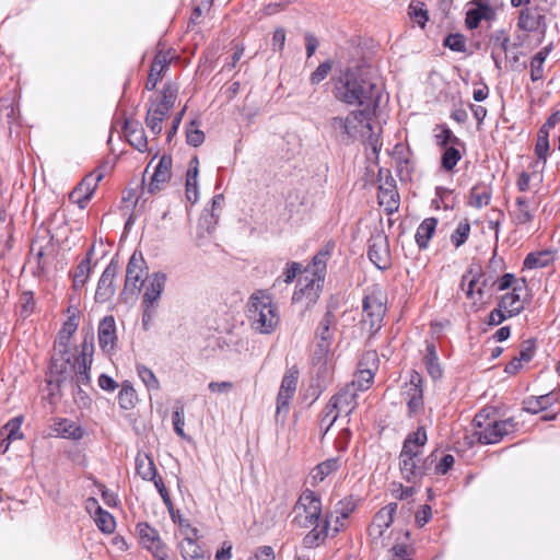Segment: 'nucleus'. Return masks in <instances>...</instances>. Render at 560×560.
Returning <instances> with one entry per match:
<instances>
[{
    "label": "nucleus",
    "instance_id": "nucleus-1",
    "mask_svg": "<svg viewBox=\"0 0 560 560\" xmlns=\"http://www.w3.org/2000/svg\"><path fill=\"white\" fill-rule=\"evenodd\" d=\"M292 523L300 528H311L303 537V546L308 549L323 545L329 536L330 513L323 514L320 494L305 489L294 505Z\"/></svg>",
    "mask_w": 560,
    "mask_h": 560
},
{
    "label": "nucleus",
    "instance_id": "nucleus-2",
    "mask_svg": "<svg viewBox=\"0 0 560 560\" xmlns=\"http://www.w3.org/2000/svg\"><path fill=\"white\" fill-rule=\"evenodd\" d=\"M382 84L347 69L334 86V96L348 106H359L376 113L383 95Z\"/></svg>",
    "mask_w": 560,
    "mask_h": 560
},
{
    "label": "nucleus",
    "instance_id": "nucleus-3",
    "mask_svg": "<svg viewBox=\"0 0 560 560\" xmlns=\"http://www.w3.org/2000/svg\"><path fill=\"white\" fill-rule=\"evenodd\" d=\"M428 442L424 427L407 434L399 453V470L401 478L408 483L418 485L427 476L436 460L438 451L422 458L423 447Z\"/></svg>",
    "mask_w": 560,
    "mask_h": 560
},
{
    "label": "nucleus",
    "instance_id": "nucleus-4",
    "mask_svg": "<svg viewBox=\"0 0 560 560\" xmlns=\"http://www.w3.org/2000/svg\"><path fill=\"white\" fill-rule=\"evenodd\" d=\"M80 352L74 349V353L69 354V362L65 358L52 357L50 370L58 374L57 383L60 385L70 375L71 383L78 388V394H84V387H91V365L94 353V335L86 332L81 346Z\"/></svg>",
    "mask_w": 560,
    "mask_h": 560
},
{
    "label": "nucleus",
    "instance_id": "nucleus-5",
    "mask_svg": "<svg viewBox=\"0 0 560 560\" xmlns=\"http://www.w3.org/2000/svg\"><path fill=\"white\" fill-rule=\"evenodd\" d=\"M335 244L326 243L323 248L313 257L312 262L305 268V272H310L312 278L308 279L303 287L296 288L292 295V302L299 303L305 301V307L310 308L316 304L323 290L327 261L332 254Z\"/></svg>",
    "mask_w": 560,
    "mask_h": 560
},
{
    "label": "nucleus",
    "instance_id": "nucleus-6",
    "mask_svg": "<svg viewBox=\"0 0 560 560\" xmlns=\"http://www.w3.org/2000/svg\"><path fill=\"white\" fill-rule=\"evenodd\" d=\"M250 327L260 334H271L279 324V314L272 299L264 291L253 293L247 302Z\"/></svg>",
    "mask_w": 560,
    "mask_h": 560
},
{
    "label": "nucleus",
    "instance_id": "nucleus-7",
    "mask_svg": "<svg viewBox=\"0 0 560 560\" xmlns=\"http://www.w3.org/2000/svg\"><path fill=\"white\" fill-rule=\"evenodd\" d=\"M472 424L475 427L474 435L479 443L485 445L497 444L504 438L514 436L520 427L514 418L490 420L483 412H478L475 416Z\"/></svg>",
    "mask_w": 560,
    "mask_h": 560
},
{
    "label": "nucleus",
    "instance_id": "nucleus-8",
    "mask_svg": "<svg viewBox=\"0 0 560 560\" xmlns=\"http://www.w3.org/2000/svg\"><path fill=\"white\" fill-rule=\"evenodd\" d=\"M376 113L370 109H353L346 116H336L329 120V126L334 131L350 140H357L364 137V130L371 131V121Z\"/></svg>",
    "mask_w": 560,
    "mask_h": 560
},
{
    "label": "nucleus",
    "instance_id": "nucleus-9",
    "mask_svg": "<svg viewBox=\"0 0 560 560\" xmlns=\"http://www.w3.org/2000/svg\"><path fill=\"white\" fill-rule=\"evenodd\" d=\"M378 203L384 207L387 214H393L398 211L400 205V197L397 190L396 180L388 170L380 168L378 171Z\"/></svg>",
    "mask_w": 560,
    "mask_h": 560
},
{
    "label": "nucleus",
    "instance_id": "nucleus-10",
    "mask_svg": "<svg viewBox=\"0 0 560 560\" xmlns=\"http://www.w3.org/2000/svg\"><path fill=\"white\" fill-rule=\"evenodd\" d=\"M362 306L363 322L369 325L371 332L378 331L386 314L385 298L381 292H372L364 296Z\"/></svg>",
    "mask_w": 560,
    "mask_h": 560
},
{
    "label": "nucleus",
    "instance_id": "nucleus-11",
    "mask_svg": "<svg viewBox=\"0 0 560 560\" xmlns=\"http://www.w3.org/2000/svg\"><path fill=\"white\" fill-rule=\"evenodd\" d=\"M378 370V357L375 351H366L363 353L362 358L358 363V370L354 374V378L352 380L351 388L355 390H366L369 389L375 377V373Z\"/></svg>",
    "mask_w": 560,
    "mask_h": 560
},
{
    "label": "nucleus",
    "instance_id": "nucleus-12",
    "mask_svg": "<svg viewBox=\"0 0 560 560\" xmlns=\"http://www.w3.org/2000/svg\"><path fill=\"white\" fill-rule=\"evenodd\" d=\"M355 407L357 393L354 388H351V386H346L337 394H335L328 401V409L329 412L336 411V413L328 421L325 432L329 431V429L334 425V423L336 422L340 415L343 413L346 417H349L353 412Z\"/></svg>",
    "mask_w": 560,
    "mask_h": 560
},
{
    "label": "nucleus",
    "instance_id": "nucleus-13",
    "mask_svg": "<svg viewBox=\"0 0 560 560\" xmlns=\"http://www.w3.org/2000/svg\"><path fill=\"white\" fill-rule=\"evenodd\" d=\"M368 257L380 270H387L392 266L389 242L385 234L377 233L368 241Z\"/></svg>",
    "mask_w": 560,
    "mask_h": 560
},
{
    "label": "nucleus",
    "instance_id": "nucleus-14",
    "mask_svg": "<svg viewBox=\"0 0 560 560\" xmlns=\"http://www.w3.org/2000/svg\"><path fill=\"white\" fill-rule=\"evenodd\" d=\"M468 4L470 8L465 14V26L467 30L478 28L481 21L490 24L497 20L498 13L490 0H471Z\"/></svg>",
    "mask_w": 560,
    "mask_h": 560
},
{
    "label": "nucleus",
    "instance_id": "nucleus-15",
    "mask_svg": "<svg viewBox=\"0 0 560 560\" xmlns=\"http://www.w3.org/2000/svg\"><path fill=\"white\" fill-rule=\"evenodd\" d=\"M103 177L104 173L101 170H95L86 175L70 192V201L78 205L80 209H85Z\"/></svg>",
    "mask_w": 560,
    "mask_h": 560
},
{
    "label": "nucleus",
    "instance_id": "nucleus-16",
    "mask_svg": "<svg viewBox=\"0 0 560 560\" xmlns=\"http://www.w3.org/2000/svg\"><path fill=\"white\" fill-rule=\"evenodd\" d=\"M518 30L525 33L539 32L541 38L545 37L547 25L546 16L540 12L538 7H525L518 13L517 23Z\"/></svg>",
    "mask_w": 560,
    "mask_h": 560
},
{
    "label": "nucleus",
    "instance_id": "nucleus-17",
    "mask_svg": "<svg viewBox=\"0 0 560 560\" xmlns=\"http://www.w3.org/2000/svg\"><path fill=\"white\" fill-rule=\"evenodd\" d=\"M299 380V371L294 368L289 369L281 381V385L277 395V411L276 417H279L281 412L284 416L289 410V402L293 398Z\"/></svg>",
    "mask_w": 560,
    "mask_h": 560
},
{
    "label": "nucleus",
    "instance_id": "nucleus-18",
    "mask_svg": "<svg viewBox=\"0 0 560 560\" xmlns=\"http://www.w3.org/2000/svg\"><path fill=\"white\" fill-rule=\"evenodd\" d=\"M119 272V265L114 259L106 266L97 282L95 301L98 303L108 302L116 292L115 278Z\"/></svg>",
    "mask_w": 560,
    "mask_h": 560
},
{
    "label": "nucleus",
    "instance_id": "nucleus-19",
    "mask_svg": "<svg viewBox=\"0 0 560 560\" xmlns=\"http://www.w3.org/2000/svg\"><path fill=\"white\" fill-rule=\"evenodd\" d=\"M78 326L79 322L75 315H71L67 318L58 332L57 340L55 341V354L52 357L65 358V360L69 362V354L74 353V350L71 351L69 343L71 337L77 331Z\"/></svg>",
    "mask_w": 560,
    "mask_h": 560
},
{
    "label": "nucleus",
    "instance_id": "nucleus-20",
    "mask_svg": "<svg viewBox=\"0 0 560 560\" xmlns=\"http://www.w3.org/2000/svg\"><path fill=\"white\" fill-rule=\"evenodd\" d=\"M137 533L142 547L150 550L155 559L166 553L165 545L160 538L159 532L148 523H139Z\"/></svg>",
    "mask_w": 560,
    "mask_h": 560
},
{
    "label": "nucleus",
    "instance_id": "nucleus-21",
    "mask_svg": "<svg viewBox=\"0 0 560 560\" xmlns=\"http://www.w3.org/2000/svg\"><path fill=\"white\" fill-rule=\"evenodd\" d=\"M172 177V158L170 155H163L156 165L154 166L153 173L150 176L148 184V191L155 194L162 190Z\"/></svg>",
    "mask_w": 560,
    "mask_h": 560
},
{
    "label": "nucleus",
    "instance_id": "nucleus-22",
    "mask_svg": "<svg viewBox=\"0 0 560 560\" xmlns=\"http://www.w3.org/2000/svg\"><path fill=\"white\" fill-rule=\"evenodd\" d=\"M178 94V85L168 81L166 82L155 101H151L149 110L154 112L156 115L167 116L174 103L177 98Z\"/></svg>",
    "mask_w": 560,
    "mask_h": 560
},
{
    "label": "nucleus",
    "instance_id": "nucleus-23",
    "mask_svg": "<svg viewBox=\"0 0 560 560\" xmlns=\"http://www.w3.org/2000/svg\"><path fill=\"white\" fill-rule=\"evenodd\" d=\"M98 345L103 352L110 353L117 345L116 323L113 315L101 319L97 329Z\"/></svg>",
    "mask_w": 560,
    "mask_h": 560
},
{
    "label": "nucleus",
    "instance_id": "nucleus-24",
    "mask_svg": "<svg viewBox=\"0 0 560 560\" xmlns=\"http://www.w3.org/2000/svg\"><path fill=\"white\" fill-rule=\"evenodd\" d=\"M143 266V258L141 256L137 257L136 253L132 254L126 268L125 290L135 292L139 291L140 288L144 285V281L142 280Z\"/></svg>",
    "mask_w": 560,
    "mask_h": 560
},
{
    "label": "nucleus",
    "instance_id": "nucleus-25",
    "mask_svg": "<svg viewBox=\"0 0 560 560\" xmlns=\"http://www.w3.org/2000/svg\"><path fill=\"white\" fill-rule=\"evenodd\" d=\"M526 288V280L522 279V285L513 287L511 292L505 293L499 300V306L502 307L509 317H513L522 313L524 310V303L521 300L520 291Z\"/></svg>",
    "mask_w": 560,
    "mask_h": 560
},
{
    "label": "nucleus",
    "instance_id": "nucleus-26",
    "mask_svg": "<svg viewBox=\"0 0 560 560\" xmlns=\"http://www.w3.org/2000/svg\"><path fill=\"white\" fill-rule=\"evenodd\" d=\"M172 57L168 52L159 51L152 61L150 72L145 82V89L153 91L156 88L162 74L168 69Z\"/></svg>",
    "mask_w": 560,
    "mask_h": 560
},
{
    "label": "nucleus",
    "instance_id": "nucleus-27",
    "mask_svg": "<svg viewBox=\"0 0 560 560\" xmlns=\"http://www.w3.org/2000/svg\"><path fill=\"white\" fill-rule=\"evenodd\" d=\"M165 275L156 272L150 278L145 284L142 298L143 307H153L154 303L160 299L165 283Z\"/></svg>",
    "mask_w": 560,
    "mask_h": 560
},
{
    "label": "nucleus",
    "instance_id": "nucleus-28",
    "mask_svg": "<svg viewBox=\"0 0 560 560\" xmlns=\"http://www.w3.org/2000/svg\"><path fill=\"white\" fill-rule=\"evenodd\" d=\"M178 549L184 560H210L211 558L210 552L197 542V537H184Z\"/></svg>",
    "mask_w": 560,
    "mask_h": 560
},
{
    "label": "nucleus",
    "instance_id": "nucleus-29",
    "mask_svg": "<svg viewBox=\"0 0 560 560\" xmlns=\"http://www.w3.org/2000/svg\"><path fill=\"white\" fill-rule=\"evenodd\" d=\"M482 276V268L477 264L469 265L466 272L462 276L459 287L465 291V295L468 300H474L477 295L475 288Z\"/></svg>",
    "mask_w": 560,
    "mask_h": 560
},
{
    "label": "nucleus",
    "instance_id": "nucleus-30",
    "mask_svg": "<svg viewBox=\"0 0 560 560\" xmlns=\"http://www.w3.org/2000/svg\"><path fill=\"white\" fill-rule=\"evenodd\" d=\"M510 217L516 226L530 224L534 220V213L530 209L529 200L524 196L516 197L515 206L510 212Z\"/></svg>",
    "mask_w": 560,
    "mask_h": 560
},
{
    "label": "nucleus",
    "instance_id": "nucleus-31",
    "mask_svg": "<svg viewBox=\"0 0 560 560\" xmlns=\"http://www.w3.org/2000/svg\"><path fill=\"white\" fill-rule=\"evenodd\" d=\"M492 198V187L486 183H477L469 191L467 206L481 209L487 207Z\"/></svg>",
    "mask_w": 560,
    "mask_h": 560
},
{
    "label": "nucleus",
    "instance_id": "nucleus-32",
    "mask_svg": "<svg viewBox=\"0 0 560 560\" xmlns=\"http://www.w3.org/2000/svg\"><path fill=\"white\" fill-rule=\"evenodd\" d=\"M126 137L130 145L140 152H144L148 149V139L142 126L135 121H126L124 126Z\"/></svg>",
    "mask_w": 560,
    "mask_h": 560
},
{
    "label": "nucleus",
    "instance_id": "nucleus-33",
    "mask_svg": "<svg viewBox=\"0 0 560 560\" xmlns=\"http://www.w3.org/2000/svg\"><path fill=\"white\" fill-rule=\"evenodd\" d=\"M428 374L433 381H438L443 376V370L439 362L436 346L433 341L425 340V354L423 357Z\"/></svg>",
    "mask_w": 560,
    "mask_h": 560
},
{
    "label": "nucleus",
    "instance_id": "nucleus-34",
    "mask_svg": "<svg viewBox=\"0 0 560 560\" xmlns=\"http://www.w3.org/2000/svg\"><path fill=\"white\" fill-rule=\"evenodd\" d=\"M94 248H90L86 253L85 257L78 264L74 271L71 273L72 277V287L74 290L82 289L88 280L90 279L92 267L91 260L93 256Z\"/></svg>",
    "mask_w": 560,
    "mask_h": 560
},
{
    "label": "nucleus",
    "instance_id": "nucleus-35",
    "mask_svg": "<svg viewBox=\"0 0 560 560\" xmlns=\"http://www.w3.org/2000/svg\"><path fill=\"white\" fill-rule=\"evenodd\" d=\"M438 219L436 218H427L424 219L419 226L417 228L416 234H415V241L418 245L419 249H427L429 247V243L436 230L438 226Z\"/></svg>",
    "mask_w": 560,
    "mask_h": 560
},
{
    "label": "nucleus",
    "instance_id": "nucleus-36",
    "mask_svg": "<svg viewBox=\"0 0 560 560\" xmlns=\"http://www.w3.org/2000/svg\"><path fill=\"white\" fill-rule=\"evenodd\" d=\"M198 166L199 161L194 156L189 162V167L186 173V198L190 203H196L199 197L198 194Z\"/></svg>",
    "mask_w": 560,
    "mask_h": 560
},
{
    "label": "nucleus",
    "instance_id": "nucleus-37",
    "mask_svg": "<svg viewBox=\"0 0 560 560\" xmlns=\"http://www.w3.org/2000/svg\"><path fill=\"white\" fill-rule=\"evenodd\" d=\"M555 261V253L549 249L532 252L523 261V269L533 270L550 266Z\"/></svg>",
    "mask_w": 560,
    "mask_h": 560
},
{
    "label": "nucleus",
    "instance_id": "nucleus-38",
    "mask_svg": "<svg viewBox=\"0 0 560 560\" xmlns=\"http://www.w3.org/2000/svg\"><path fill=\"white\" fill-rule=\"evenodd\" d=\"M341 467V458L330 457L318 465H316L311 471V478L314 483L324 481L329 475L336 472Z\"/></svg>",
    "mask_w": 560,
    "mask_h": 560
},
{
    "label": "nucleus",
    "instance_id": "nucleus-39",
    "mask_svg": "<svg viewBox=\"0 0 560 560\" xmlns=\"http://www.w3.org/2000/svg\"><path fill=\"white\" fill-rule=\"evenodd\" d=\"M136 471L143 480H151L158 475L155 464L151 456L144 452H138L135 458Z\"/></svg>",
    "mask_w": 560,
    "mask_h": 560
},
{
    "label": "nucleus",
    "instance_id": "nucleus-40",
    "mask_svg": "<svg viewBox=\"0 0 560 560\" xmlns=\"http://www.w3.org/2000/svg\"><path fill=\"white\" fill-rule=\"evenodd\" d=\"M54 431L58 436L71 439L74 441L81 440L84 435L83 429L74 421L69 419H60L55 422Z\"/></svg>",
    "mask_w": 560,
    "mask_h": 560
},
{
    "label": "nucleus",
    "instance_id": "nucleus-41",
    "mask_svg": "<svg viewBox=\"0 0 560 560\" xmlns=\"http://www.w3.org/2000/svg\"><path fill=\"white\" fill-rule=\"evenodd\" d=\"M336 328V318L334 312L328 308L315 330L316 339L324 341H334Z\"/></svg>",
    "mask_w": 560,
    "mask_h": 560
},
{
    "label": "nucleus",
    "instance_id": "nucleus-42",
    "mask_svg": "<svg viewBox=\"0 0 560 560\" xmlns=\"http://www.w3.org/2000/svg\"><path fill=\"white\" fill-rule=\"evenodd\" d=\"M434 139L436 145L440 148H446L448 145H460L465 151V142L456 137L453 131L445 124H439L434 128Z\"/></svg>",
    "mask_w": 560,
    "mask_h": 560
},
{
    "label": "nucleus",
    "instance_id": "nucleus-43",
    "mask_svg": "<svg viewBox=\"0 0 560 560\" xmlns=\"http://www.w3.org/2000/svg\"><path fill=\"white\" fill-rule=\"evenodd\" d=\"M397 511L396 503H389L382 508L373 518V525L380 529V534L390 527L394 522L395 514Z\"/></svg>",
    "mask_w": 560,
    "mask_h": 560
},
{
    "label": "nucleus",
    "instance_id": "nucleus-44",
    "mask_svg": "<svg viewBox=\"0 0 560 560\" xmlns=\"http://www.w3.org/2000/svg\"><path fill=\"white\" fill-rule=\"evenodd\" d=\"M402 395L406 399L423 397V378L420 373L412 370L409 381L404 386Z\"/></svg>",
    "mask_w": 560,
    "mask_h": 560
},
{
    "label": "nucleus",
    "instance_id": "nucleus-45",
    "mask_svg": "<svg viewBox=\"0 0 560 560\" xmlns=\"http://www.w3.org/2000/svg\"><path fill=\"white\" fill-rule=\"evenodd\" d=\"M553 404L551 394L541 395L538 397L532 396L524 400L523 410L528 413H539L548 409Z\"/></svg>",
    "mask_w": 560,
    "mask_h": 560
},
{
    "label": "nucleus",
    "instance_id": "nucleus-46",
    "mask_svg": "<svg viewBox=\"0 0 560 560\" xmlns=\"http://www.w3.org/2000/svg\"><path fill=\"white\" fill-rule=\"evenodd\" d=\"M408 14L410 19L422 28L429 21V12L427 5L421 0H411L408 7Z\"/></svg>",
    "mask_w": 560,
    "mask_h": 560
},
{
    "label": "nucleus",
    "instance_id": "nucleus-47",
    "mask_svg": "<svg viewBox=\"0 0 560 560\" xmlns=\"http://www.w3.org/2000/svg\"><path fill=\"white\" fill-rule=\"evenodd\" d=\"M460 145H448L443 148L441 158V166L446 172H452L457 163L462 160L463 153L459 151Z\"/></svg>",
    "mask_w": 560,
    "mask_h": 560
},
{
    "label": "nucleus",
    "instance_id": "nucleus-48",
    "mask_svg": "<svg viewBox=\"0 0 560 560\" xmlns=\"http://www.w3.org/2000/svg\"><path fill=\"white\" fill-rule=\"evenodd\" d=\"M118 404L124 410H129L135 407L137 402V393L129 381H125L118 393Z\"/></svg>",
    "mask_w": 560,
    "mask_h": 560
},
{
    "label": "nucleus",
    "instance_id": "nucleus-49",
    "mask_svg": "<svg viewBox=\"0 0 560 560\" xmlns=\"http://www.w3.org/2000/svg\"><path fill=\"white\" fill-rule=\"evenodd\" d=\"M510 42L511 38L509 32L505 28L495 30L490 35L491 50L503 52L505 55V58H508L506 52L509 50Z\"/></svg>",
    "mask_w": 560,
    "mask_h": 560
},
{
    "label": "nucleus",
    "instance_id": "nucleus-50",
    "mask_svg": "<svg viewBox=\"0 0 560 560\" xmlns=\"http://www.w3.org/2000/svg\"><path fill=\"white\" fill-rule=\"evenodd\" d=\"M94 521L98 529L105 534H110L115 530L116 522L114 516L102 509V506H97Z\"/></svg>",
    "mask_w": 560,
    "mask_h": 560
},
{
    "label": "nucleus",
    "instance_id": "nucleus-51",
    "mask_svg": "<svg viewBox=\"0 0 560 560\" xmlns=\"http://www.w3.org/2000/svg\"><path fill=\"white\" fill-rule=\"evenodd\" d=\"M136 370L148 390L160 389V382L151 369L143 364H137Z\"/></svg>",
    "mask_w": 560,
    "mask_h": 560
},
{
    "label": "nucleus",
    "instance_id": "nucleus-52",
    "mask_svg": "<svg viewBox=\"0 0 560 560\" xmlns=\"http://www.w3.org/2000/svg\"><path fill=\"white\" fill-rule=\"evenodd\" d=\"M23 420H24L23 416H18V417L10 419L3 425L2 430L7 432V440H9V443H11L15 440H22L24 438V434L21 431Z\"/></svg>",
    "mask_w": 560,
    "mask_h": 560
},
{
    "label": "nucleus",
    "instance_id": "nucleus-53",
    "mask_svg": "<svg viewBox=\"0 0 560 560\" xmlns=\"http://www.w3.org/2000/svg\"><path fill=\"white\" fill-rule=\"evenodd\" d=\"M199 126L200 122L197 120H191L186 126V141L189 145L199 147L203 143L206 137Z\"/></svg>",
    "mask_w": 560,
    "mask_h": 560
},
{
    "label": "nucleus",
    "instance_id": "nucleus-54",
    "mask_svg": "<svg viewBox=\"0 0 560 560\" xmlns=\"http://www.w3.org/2000/svg\"><path fill=\"white\" fill-rule=\"evenodd\" d=\"M470 234V224L467 219L460 221L454 232L451 234V242L455 248L466 243Z\"/></svg>",
    "mask_w": 560,
    "mask_h": 560
},
{
    "label": "nucleus",
    "instance_id": "nucleus-55",
    "mask_svg": "<svg viewBox=\"0 0 560 560\" xmlns=\"http://www.w3.org/2000/svg\"><path fill=\"white\" fill-rule=\"evenodd\" d=\"M35 308V300L32 291H24L20 295L19 312L22 318H27Z\"/></svg>",
    "mask_w": 560,
    "mask_h": 560
},
{
    "label": "nucleus",
    "instance_id": "nucleus-56",
    "mask_svg": "<svg viewBox=\"0 0 560 560\" xmlns=\"http://www.w3.org/2000/svg\"><path fill=\"white\" fill-rule=\"evenodd\" d=\"M173 425L175 433L182 439L188 440V435L184 431L185 425V410L184 406H176L172 415Z\"/></svg>",
    "mask_w": 560,
    "mask_h": 560
},
{
    "label": "nucleus",
    "instance_id": "nucleus-57",
    "mask_svg": "<svg viewBox=\"0 0 560 560\" xmlns=\"http://www.w3.org/2000/svg\"><path fill=\"white\" fill-rule=\"evenodd\" d=\"M358 508V500L353 497H347L340 500L336 505V513L341 516L342 520L348 518Z\"/></svg>",
    "mask_w": 560,
    "mask_h": 560
},
{
    "label": "nucleus",
    "instance_id": "nucleus-58",
    "mask_svg": "<svg viewBox=\"0 0 560 560\" xmlns=\"http://www.w3.org/2000/svg\"><path fill=\"white\" fill-rule=\"evenodd\" d=\"M444 46L453 51L464 52L466 50V38L459 33L450 34L444 39Z\"/></svg>",
    "mask_w": 560,
    "mask_h": 560
},
{
    "label": "nucleus",
    "instance_id": "nucleus-59",
    "mask_svg": "<svg viewBox=\"0 0 560 560\" xmlns=\"http://www.w3.org/2000/svg\"><path fill=\"white\" fill-rule=\"evenodd\" d=\"M545 59L540 55H534L530 59V80L537 82L544 79V63Z\"/></svg>",
    "mask_w": 560,
    "mask_h": 560
},
{
    "label": "nucleus",
    "instance_id": "nucleus-60",
    "mask_svg": "<svg viewBox=\"0 0 560 560\" xmlns=\"http://www.w3.org/2000/svg\"><path fill=\"white\" fill-rule=\"evenodd\" d=\"M165 116L156 115L154 112H147L145 125L154 136H159L162 131V124Z\"/></svg>",
    "mask_w": 560,
    "mask_h": 560
},
{
    "label": "nucleus",
    "instance_id": "nucleus-61",
    "mask_svg": "<svg viewBox=\"0 0 560 560\" xmlns=\"http://www.w3.org/2000/svg\"><path fill=\"white\" fill-rule=\"evenodd\" d=\"M332 62L330 60H326L322 62L312 73L310 77V82L312 84H318L322 81H324L329 71L331 70Z\"/></svg>",
    "mask_w": 560,
    "mask_h": 560
},
{
    "label": "nucleus",
    "instance_id": "nucleus-62",
    "mask_svg": "<svg viewBox=\"0 0 560 560\" xmlns=\"http://www.w3.org/2000/svg\"><path fill=\"white\" fill-rule=\"evenodd\" d=\"M536 351V341L534 339H527L522 342L520 353L516 357L522 363H528L534 358Z\"/></svg>",
    "mask_w": 560,
    "mask_h": 560
},
{
    "label": "nucleus",
    "instance_id": "nucleus-63",
    "mask_svg": "<svg viewBox=\"0 0 560 560\" xmlns=\"http://www.w3.org/2000/svg\"><path fill=\"white\" fill-rule=\"evenodd\" d=\"M454 463H455L454 456L451 454H445L442 456V458L439 462L436 459L435 463L433 464L434 472L439 476L446 475L450 471V469L453 467Z\"/></svg>",
    "mask_w": 560,
    "mask_h": 560
},
{
    "label": "nucleus",
    "instance_id": "nucleus-64",
    "mask_svg": "<svg viewBox=\"0 0 560 560\" xmlns=\"http://www.w3.org/2000/svg\"><path fill=\"white\" fill-rule=\"evenodd\" d=\"M275 551L271 546H260L258 547L253 556L248 558V560H275Z\"/></svg>",
    "mask_w": 560,
    "mask_h": 560
}]
</instances>
